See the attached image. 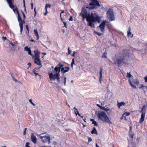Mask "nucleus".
Listing matches in <instances>:
<instances>
[{
    "label": "nucleus",
    "instance_id": "1",
    "mask_svg": "<svg viewBox=\"0 0 147 147\" xmlns=\"http://www.w3.org/2000/svg\"><path fill=\"white\" fill-rule=\"evenodd\" d=\"M63 66V65L61 63H59L54 69V70L56 72L55 74H53L52 73L49 74V78L51 81L55 80L56 79L59 84H62L64 83V85L66 86V78L65 77H63L61 78V80H62L61 81L60 80V69Z\"/></svg>",
    "mask_w": 147,
    "mask_h": 147
},
{
    "label": "nucleus",
    "instance_id": "2",
    "mask_svg": "<svg viewBox=\"0 0 147 147\" xmlns=\"http://www.w3.org/2000/svg\"><path fill=\"white\" fill-rule=\"evenodd\" d=\"M89 20L87 21L88 25L92 27H94V22H97L99 23L100 22L101 18L98 15L95 13H92L90 14Z\"/></svg>",
    "mask_w": 147,
    "mask_h": 147
},
{
    "label": "nucleus",
    "instance_id": "3",
    "mask_svg": "<svg viewBox=\"0 0 147 147\" xmlns=\"http://www.w3.org/2000/svg\"><path fill=\"white\" fill-rule=\"evenodd\" d=\"M97 116L98 119L104 122L108 123L109 124H111L112 123L104 111L98 112L97 114Z\"/></svg>",
    "mask_w": 147,
    "mask_h": 147
},
{
    "label": "nucleus",
    "instance_id": "4",
    "mask_svg": "<svg viewBox=\"0 0 147 147\" xmlns=\"http://www.w3.org/2000/svg\"><path fill=\"white\" fill-rule=\"evenodd\" d=\"M127 56V54L126 53H125L124 54L123 53L120 54L118 57L115 61V64L118 65L122 64L124 63V61Z\"/></svg>",
    "mask_w": 147,
    "mask_h": 147
},
{
    "label": "nucleus",
    "instance_id": "5",
    "mask_svg": "<svg viewBox=\"0 0 147 147\" xmlns=\"http://www.w3.org/2000/svg\"><path fill=\"white\" fill-rule=\"evenodd\" d=\"M107 18L110 21H113L115 20V17L113 10L111 9H109L107 13Z\"/></svg>",
    "mask_w": 147,
    "mask_h": 147
},
{
    "label": "nucleus",
    "instance_id": "6",
    "mask_svg": "<svg viewBox=\"0 0 147 147\" xmlns=\"http://www.w3.org/2000/svg\"><path fill=\"white\" fill-rule=\"evenodd\" d=\"M92 0V3L88 5L87 6V8L93 9L95 7V5H96L98 7L101 6V5L98 1L96 0Z\"/></svg>",
    "mask_w": 147,
    "mask_h": 147
},
{
    "label": "nucleus",
    "instance_id": "7",
    "mask_svg": "<svg viewBox=\"0 0 147 147\" xmlns=\"http://www.w3.org/2000/svg\"><path fill=\"white\" fill-rule=\"evenodd\" d=\"M80 15L82 16H86L87 17L86 21H89V17L90 14L89 13H88L85 8H82V12L80 14Z\"/></svg>",
    "mask_w": 147,
    "mask_h": 147
},
{
    "label": "nucleus",
    "instance_id": "8",
    "mask_svg": "<svg viewBox=\"0 0 147 147\" xmlns=\"http://www.w3.org/2000/svg\"><path fill=\"white\" fill-rule=\"evenodd\" d=\"M40 138L42 139V142L44 143H46L48 142V144H49L51 143L50 138L48 136H41Z\"/></svg>",
    "mask_w": 147,
    "mask_h": 147
},
{
    "label": "nucleus",
    "instance_id": "9",
    "mask_svg": "<svg viewBox=\"0 0 147 147\" xmlns=\"http://www.w3.org/2000/svg\"><path fill=\"white\" fill-rule=\"evenodd\" d=\"M129 84L133 88L135 89L136 88V86H138L139 84L138 80L137 79L135 80L132 82H131L130 80H129Z\"/></svg>",
    "mask_w": 147,
    "mask_h": 147
},
{
    "label": "nucleus",
    "instance_id": "10",
    "mask_svg": "<svg viewBox=\"0 0 147 147\" xmlns=\"http://www.w3.org/2000/svg\"><path fill=\"white\" fill-rule=\"evenodd\" d=\"M8 3H9V7L13 9V12L15 13H17L18 15H19V13L17 9L16 8H15L13 5L12 3V0H7Z\"/></svg>",
    "mask_w": 147,
    "mask_h": 147
},
{
    "label": "nucleus",
    "instance_id": "11",
    "mask_svg": "<svg viewBox=\"0 0 147 147\" xmlns=\"http://www.w3.org/2000/svg\"><path fill=\"white\" fill-rule=\"evenodd\" d=\"M18 21L20 27V34H21L23 29V22L19 15H18Z\"/></svg>",
    "mask_w": 147,
    "mask_h": 147
},
{
    "label": "nucleus",
    "instance_id": "12",
    "mask_svg": "<svg viewBox=\"0 0 147 147\" xmlns=\"http://www.w3.org/2000/svg\"><path fill=\"white\" fill-rule=\"evenodd\" d=\"M66 15V13L64 12V11H61L60 16L62 21H65L66 20H67V17Z\"/></svg>",
    "mask_w": 147,
    "mask_h": 147
},
{
    "label": "nucleus",
    "instance_id": "13",
    "mask_svg": "<svg viewBox=\"0 0 147 147\" xmlns=\"http://www.w3.org/2000/svg\"><path fill=\"white\" fill-rule=\"evenodd\" d=\"M106 23H107V21H103L99 26L100 30L102 32H104L105 31L104 29L105 27V24Z\"/></svg>",
    "mask_w": 147,
    "mask_h": 147
},
{
    "label": "nucleus",
    "instance_id": "14",
    "mask_svg": "<svg viewBox=\"0 0 147 147\" xmlns=\"http://www.w3.org/2000/svg\"><path fill=\"white\" fill-rule=\"evenodd\" d=\"M31 140L34 143H36L37 142V138L33 134H32L31 137Z\"/></svg>",
    "mask_w": 147,
    "mask_h": 147
},
{
    "label": "nucleus",
    "instance_id": "15",
    "mask_svg": "<svg viewBox=\"0 0 147 147\" xmlns=\"http://www.w3.org/2000/svg\"><path fill=\"white\" fill-rule=\"evenodd\" d=\"M34 62L35 63L38 65H41L42 64L40 58H35Z\"/></svg>",
    "mask_w": 147,
    "mask_h": 147
},
{
    "label": "nucleus",
    "instance_id": "16",
    "mask_svg": "<svg viewBox=\"0 0 147 147\" xmlns=\"http://www.w3.org/2000/svg\"><path fill=\"white\" fill-rule=\"evenodd\" d=\"M34 52L35 53V58H40V53L38 50H34Z\"/></svg>",
    "mask_w": 147,
    "mask_h": 147
},
{
    "label": "nucleus",
    "instance_id": "17",
    "mask_svg": "<svg viewBox=\"0 0 147 147\" xmlns=\"http://www.w3.org/2000/svg\"><path fill=\"white\" fill-rule=\"evenodd\" d=\"M102 69L101 68H100V69L99 82L100 83H101V81L102 80L103 72Z\"/></svg>",
    "mask_w": 147,
    "mask_h": 147
},
{
    "label": "nucleus",
    "instance_id": "18",
    "mask_svg": "<svg viewBox=\"0 0 147 147\" xmlns=\"http://www.w3.org/2000/svg\"><path fill=\"white\" fill-rule=\"evenodd\" d=\"M69 70V67H63L61 69V71L63 73H65L68 72Z\"/></svg>",
    "mask_w": 147,
    "mask_h": 147
},
{
    "label": "nucleus",
    "instance_id": "19",
    "mask_svg": "<svg viewBox=\"0 0 147 147\" xmlns=\"http://www.w3.org/2000/svg\"><path fill=\"white\" fill-rule=\"evenodd\" d=\"M35 36L37 37V40L39 38V36L37 30L36 29H35L34 30Z\"/></svg>",
    "mask_w": 147,
    "mask_h": 147
},
{
    "label": "nucleus",
    "instance_id": "20",
    "mask_svg": "<svg viewBox=\"0 0 147 147\" xmlns=\"http://www.w3.org/2000/svg\"><path fill=\"white\" fill-rule=\"evenodd\" d=\"M146 105H144L143 106L142 108V110H141V113H146Z\"/></svg>",
    "mask_w": 147,
    "mask_h": 147
},
{
    "label": "nucleus",
    "instance_id": "21",
    "mask_svg": "<svg viewBox=\"0 0 147 147\" xmlns=\"http://www.w3.org/2000/svg\"><path fill=\"white\" fill-rule=\"evenodd\" d=\"M125 105V103L124 102H120L117 103L118 107L119 108H120L121 106L122 105Z\"/></svg>",
    "mask_w": 147,
    "mask_h": 147
},
{
    "label": "nucleus",
    "instance_id": "22",
    "mask_svg": "<svg viewBox=\"0 0 147 147\" xmlns=\"http://www.w3.org/2000/svg\"><path fill=\"white\" fill-rule=\"evenodd\" d=\"M91 133L92 134H97V132L95 127L93 128V130L91 131Z\"/></svg>",
    "mask_w": 147,
    "mask_h": 147
},
{
    "label": "nucleus",
    "instance_id": "23",
    "mask_svg": "<svg viewBox=\"0 0 147 147\" xmlns=\"http://www.w3.org/2000/svg\"><path fill=\"white\" fill-rule=\"evenodd\" d=\"M127 35L129 37H130L131 38H132L133 36V34H131V33L129 31H127Z\"/></svg>",
    "mask_w": 147,
    "mask_h": 147
},
{
    "label": "nucleus",
    "instance_id": "24",
    "mask_svg": "<svg viewBox=\"0 0 147 147\" xmlns=\"http://www.w3.org/2000/svg\"><path fill=\"white\" fill-rule=\"evenodd\" d=\"M74 60H75L74 58H73L72 59V62L71 63V67L72 68H73L74 65H76V64H75V63Z\"/></svg>",
    "mask_w": 147,
    "mask_h": 147
},
{
    "label": "nucleus",
    "instance_id": "25",
    "mask_svg": "<svg viewBox=\"0 0 147 147\" xmlns=\"http://www.w3.org/2000/svg\"><path fill=\"white\" fill-rule=\"evenodd\" d=\"M73 109L74 110L75 113L76 114V115H78V113H79V111H78L77 109L74 107V108Z\"/></svg>",
    "mask_w": 147,
    "mask_h": 147
},
{
    "label": "nucleus",
    "instance_id": "26",
    "mask_svg": "<svg viewBox=\"0 0 147 147\" xmlns=\"http://www.w3.org/2000/svg\"><path fill=\"white\" fill-rule=\"evenodd\" d=\"M144 119L143 118H142L141 117V118L140 119V120H139V122L140 123H142L144 121Z\"/></svg>",
    "mask_w": 147,
    "mask_h": 147
},
{
    "label": "nucleus",
    "instance_id": "27",
    "mask_svg": "<svg viewBox=\"0 0 147 147\" xmlns=\"http://www.w3.org/2000/svg\"><path fill=\"white\" fill-rule=\"evenodd\" d=\"M24 51H26L28 52L29 51V50H30V48H28L27 46H26L24 47Z\"/></svg>",
    "mask_w": 147,
    "mask_h": 147
},
{
    "label": "nucleus",
    "instance_id": "28",
    "mask_svg": "<svg viewBox=\"0 0 147 147\" xmlns=\"http://www.w3.org/2000/svg\"><path fill=\"white\" fill-rule=\"evenodd\" d=\"M107 53L105 52L102 56V58H107Z\"/></svg>",
    "mask_w": 147,
    "mask_h": 147
},
{
    "label": "nucleus",
    "instance_id": "29",
    "mask_svg": "<svg viewBox=\"0 0 147 147\" xmlns=\"http://www.w3.org/2000/svg\"><path fill=\"white\" fill-rule=\"evenodd\" d=\"M51 5H50L49 4H47L46 5L45 7V9L46 10H47V8L48 7L50 8L51 7Z\"/></svg>",
    "mask_w": 147,
    "mask_h": 147
},
{
    "label": "nucleus",
    "instance_id": "30",
    "mask_svg": "<svg viewBox=\"0 0 147 147\" xmlns=\"http://www.w3.org/2000/svg\"><path fill=\"white\" fill-rule=\"evenodd\" d=\"M127 77L129 78H130L131 77H133L130 74V73H127Z\"/></svg>",
    "mask_w": 147,
    "mask_h": 147
},
{
    "label": "nucleus",
    "instance_id": "31",
    "mask_svg": "<svg viewBox=\"0 0 147 147\" xmlns=\"http://www.w3.org/2000/svg\"><path fill=\"white\" fill-rule=\"evenodd\" d=\"M36 71L34 69L33 71V72L34 73V74H35V76H37V75H39L38 73H36Z\"/></svg>",
    "mask_w": 147,
    "mask_h": 147
},
{
    "label": "nucleus",
    "instance_id": "32",
    "mask_svg": "<svg viewBox=\"0 0 147 147\" xmlns=\"http://www.w3.org/2000/svg\"><path fill=\"white\" fill-rule=\"evenodd\" d=\"M92 124H94V126H98V124H97V123L96 121H93V122H92Z\"/></svg>",
    "mask_w": 147,
    "mask_h": 147
},
{
    "label": "nucleus",
    "instance_id": "33",
    "mask_svg": "<svg viewBox=\"0 0 147 147\" xmlns=\"http://www.w3.org/2000/svg\"><path fill=\"white\" fill-rule=\"evenodd\" d=\"M134 134L132 133L131 134H130L129 135V136L133 139V137L134 136Z\"/></svg>",
    "mask_w": 147,
    "mask_h": 147
},
{
    "label": "nucleus",
    "instance_id": "34",
    "mask_svg": "<svg viewBox=\"0 0 147 147\" xmlns=\"http://www.w3.org/2000/svg\"><path fill=\"white\" fill-rule=\"evenodd\" d=\"M29 102L32 105L34 106H35L36 104L34 103L32 101V100L31 99H30L29 100Z\"/></svg>",
    "mask_w": 147,
    "mask_h": 147
},
{
    "label": "nucleus",
    "instance_id": "35",
    "mask_svg": "<svg viewBox=\"0 0 147 147\" xmlns=\"http://www.w3.org/2000/svg\"><path fill=\"white\" fill-rule=\"evenodd\" d=\"M146 113H142L141 117L144 119Z\"/></svg>",
    "mask_w": 147,
    "mask_h": 147
},
{
    "label": "nucleus",
    "instance_id": "36",
    "mask_svg": "<svg viewBox=\"0 0 147 147\" xmlns=\"http://www.w3.org/2000/svg\"><path fill=\"white\" fill-rule=\"evenodd\" d=\"M103 110L106 112H107L109 110V109L108 107L106 108H104L103 109Z\"/></svg>",
    "mask_w": 147,
    "mask_h": 147
},
{
    "label": "nucleus",
    "instance_id": "37",
    "mask_svg": "<svg viewBox=\"0 0 147 147\" xmlns=\"http://www.w3.org/2000/svg\"><path fill=\"white\" fill-rule=\"evenodd\" d=\"M30 144H29V142H26V145H25V146H26V147H30V146H29V145Z\"/></svg>",
    "mask_w": 147,
    "mask_h": 147
},
{
    "label": "nucleus",
    "instance_id": "38",
    "mask_svg": "<svg viewBox=\"0 0 147 147\" xmlns=\"http://www.w3.org/2000/svg\"><path fill=\"white\" fill-rule=\"evenodd\" d=\"M88 141L89 142H90L92 141V139L91 138L89 137H88Z\"/></svg>",
    "mask_w": 147,
    "mask_h": 147
},
{
    "label": "nucleus",
    "instance_id": "39",
    "mask_svg": "<svg viewBox=\"0 0 147 147\" xmlns=\"http://www.w3.org/2000/svg\"><path fill=\"white\" fill-rule=\"evenodd\" d=\"M26 130H27L26 128L24 129V133H23V135H26Z\"/></svg>",
    "mask_w": 147,
    "mask_h": 147
},
{
    "label": "nucleus",
    "instance_id": "40",
    "mask_svg": "<svg viewBox=\"0 0 147 147\" xmlns=\"http://www.w3.org/2000/svg\"><path fill=\"white\" fill-rule=\"evenodd\" d=\"M68 55H69L71 53V51L70 50L69 47L68 48Z\"/></svg>",
    "mask_w": 147,
    "mask_h": 147
},
{
    "label": "nucleus",
    "instance_id": "41",
    "mask_svg": "<svg viewBox=\"0 0 147 147\" xmlns=\"http://www.w3.org/2000/svg\"><path fill=\"white\" fill-rule=\"evenodd\" d=\"M62 21L63 22L64 24L65 27L66 28H67V27L66 24V23L65 22V21Z\"/></svg>",
    "mask_w": 147,
    "mask_h": 147
},
{
    "label": "nucleus",
    "instance_id": "42",
    "mask_svg": "<svg viewBox=\"0 0 147 147\" xmlns=\"http://www.w3.org/2000/svg\"><path fill=\"white\" fill-rule=\"evenodd\" d=\"M124 114H125V116H127L130 115V113L129 112H126L125 113H124Z\"/></svg>",
    "mask_w": 147,
    "mask_h": 147
},
{
    "label": "nucleus",
    "instance_id": "43",
    "mask_svg": "<svg viewBox=\"0 0 147 147\" xmlns=\"http://www.w3.org/2000/svg\"><path fill=\"white\" fill-rule=\"evenodd\" d=\"M28 54L29 55H31V56L32 57L33 56L31 54V50H29V51H28Z\"/></svg>",
    "mask_w": 147,
    "mask_h": 147
},
{
    "label": "nucleus",
    "instance_id": "44",
    "mask_svg": "<svg viewBox=\"0 0 147 147\" xmlns=\"http://www.w3.org/2000/svg\"><path fill=\"white\" fill-rule=\"evenodd\" d=\"M95 33H96V34H97L99 36H100L101 35V33H100L98 32H95Z\"/></svg>",
    "mask_w": 147,
    "mask_h": 147
},
{
    "label": "nucleus",
    "instance_id": "45",
    "mask_svg": "<svg viewBox=\"0 0 147 147\" xmlns=\"http://www.w3.org/2000/svg\"><path fill=\"white\" fill-rule=\"evenodd\" d=\"M33 5H34L33 3H31V6L32 9H33Z\"/></svg>",
    "mask_w": 147,
    "mask_h": 147
},
{
    "label": "nucleus",
    "instance_id": "46",
    "mask_svg": "<svg viewBox=\"0 0 147 147\" xmlns=\"http://www.w3.org/2000/svg\"><path fill=\"white\" fill-rule=\"evenodd\" d=\"M2 40L4 41L6 40H7V39L6 37H2Z\"/></svg>",
    "mask_w": 147,
    "mask_h": 147
},
{
    "label": "nucleus",
    "instance_id": "47",
    "mask_svg": "<svg viewBox=\"0 0 147 147\" xmlns=\"http://www.w3.org/2000/svg\"><path fill=\"white\" fill-rule=\"evenodd\" d=\"M125 115V114H123L122 117L120 118V120H121L123 119V116Z\"/></svg>",
    "mask_w": 147,
    "mask_h": 147
},
{
    "label": "nucleus",
    "instance_id": "48",
    "mask_svg": "<svg viewBox=\"0 0 147 147\" xmlns=\"http://www.w3.org/2000/svg\"><path fill=\"white\" fill-rule=\"evenodd\" d=\"M73 20V18L72 16H71L70 18L69 19V20L70 21H72Z\"/></svg>",
    "mask_w": 147,
    "mask_h": 147
},
{
    "label": "nucleus",
    "instance_id": "49",
    "mask_svg": "<svg viewBox=\"0 0 147 147\" xmlns=\"http://www.w3.org/2000/svg\"><path fill=\"white\" fill-rule=\"evenodd\" d=\"M145 82H147V76L144 78Z\"/></svg>",
    "mask_w": 147,
    "mask_h": 147
},
{
    "label": "nucleus",
    "instance_id": "50",
    "mask_svg": "<svg viewBox=\"0 0 147 147\" xmlns=\"http://www.w3.org/2000/svg\"><path fill=\"white\" fill-rule=\"evenodd\" d=\"M83 18L82 20L84 21L85 18L87 19V17L86 16H82Z\"/></svg>",
    "mask_w": 147,
    "mask_h": 147
},
{
    "label": "nucleus",
    "instance_id": "51",
    "mask_svg": "<svg viewBox=\"0 0 147 147\" xmlns=\"http://www.w3.org/2000/svg\"><path fill=\"white\" fill-rule=\"evenodd\" d=\"M26 28L27 29V30L28 32V25H26Z\"/></svg>",
    "mask_w": 147,
    "mask_h": 147
},
{
    "label": "nucleus",
    "instance_id": "52",
    "mask_svg": "<svg viewBox=\"0 0 147 147\" xmlns=\"http://www.w3.org/2000/svg\"><path fill=\"white\" fill-rule=\"evenodd\" d=\"M9 44L11 45L12 46H14V45H13V44L10 41H9Z\"/></svg>",
    "mask_w": 147,
    "mask_h": 147
},
{
    "label": "nucleus",
    "instance_id": "53",
    "mask_svg": "<svg viewBox=\"0 0 147 147\" xmlns=\"http://www.w3.org/2000/svg\"><path fill=\"white\" fill-rule=\"evenodd\" d=\"M13 80L16 82H17V80L14 78H13Z\"/></svg>",
    "mask_w": 147,
    "mask_h": 147
},
{
    "label": "nucleus",
    "instance_id": "54",
    "mask_svg": "<svg viewBox=\"0 0 147 147\" xmlns=\"http://www.w3.org/2000/svg\"><path fill=\"white\" fill-rule=\"evenodd\" d=\"M132 130V127L130 126L129 127V131L131 132Z\"/></svg>",
    "mask_w": 147,
    "mask_h": 147
},
{
    "label": "nucleus",
    "instance_id": "55",
    "mask_svg": "<svg viewBox=\"0 0 147 147\" xmlns=\"http://www.w3.org/2000/svg\"><path fill=\"white\" fill-rule=\"evenodd\" d=\"M23 5H24V7L25 9V1H24V0H23Z\"/></svg>",
    "mask_w": 147,
    "mask_h": 147
},
{
    "label": "nucleus",
    "instance_id": "56",
    "mask_svg": "<svg viewBox=\"0 0 147 147\" xmlns=\"http://www.w3.org/2000/svg\"><path fill=\"white\" fill-rule=\"evenodd\" d=\"M76 53V52L75 51H74V52H73V54L72 55V56H73V57H74L75 56V53Z\"/></svg>",
    "mask_w": 147,
    "mask_h": 147
},
{
    "label": "nucleus",
    "instance_id": "57",
    "mask_svg": "<svg viewBox=\"0 0 147 147\" xmlns=\"http://www.w3.org/2000/svg\"><path fill=\"white\" fill-rule=\"evenodd\" d=\"M78 115L81 118H83V117L82 116H81L80 114L79 113H78Z\"/></svg>",
    "mask_w": 147,
    "mask_h": 147
},
{
    "label": "nucleus",
    "instance_id": "58",
    "mask_svg": "<svg viewBox=\"0 0 147 147\" xmlns=\"http://www.w3.org/2000/svg\"><path fill=\"white\" fill-rule=\"evenodd\" d=\"M47 10H46V12L44 13V14L45 15H46L47 14Z\"/></svg>",
    "mask_w": 147,
    "mask_h": 147
},
{
    "label": "nucleus",
    "instance_id": "59",
    "mask_svg": "<svg viewBox=\"0 0 147 147\" xmlns=\"http://www.w3.org/2000/svg\"><path fill=\"white\" fill-rule=\"evenodd\" d=\"M128 31H129V32H131V28L130 27H129V29Z\"/></svg>",
    "mask_w": 147,
    "mask_h": 147
},
{
    "label": "nucleus",
    "instance_id": "60",
    "mask_svg": "<svg viewBox=\"0 0 147 147\" xmlns=\"http://www.w3.org/2000/svg\"><path fill=\"white\" fill-rule=\"evenodd\" d=\"M126 116L125 115V116H124V115L123 116V118H124L125 119V120H126Z\"/></svg>",
    "mask_w": 147,
    "mask_h": 147
},
{
    "label": "nucleus",
    "instance_id": "61",
    "mask_svg": "<svg viewBox=\"0 0 147 147\" xmlns=\"http://www.w3.org/2000/svg\"><path fill=\"white\" fill-rule=\"evenodd\" d=\"M28 65L30 67L31 65V64L30 63H28Z\"/></svg>",
    "mask_w": 147,
    "mask_h": 147
},
{
    "label": "nucleus",
    "instance_id": "62",
    "mask_svg": "<svg viewBox=\"0 0 147 147\" xmlns=\"http://www.w3.org/2000/svg\"><path fill=\"white\" fill-rule=\"evenodd\" d=\"M90 121H92V122H93V121H94L95 120L94 119H91L90 120Z\"/></svg>",
    "mask_w": 147,
    "mask_h": 147
},
{
    "label": "nucleus",
    "instance_id": "63",
    "mask_svg": "<svg viewBox=\"0 0 147 147\" xmlns=\"http://www.w3.org/2000/svg\"><path fill=\"white\" fill-rule=\"evenodd\" d=\"M23 15L24 18V19H25V15L23 13Z\"/></svg>",
    "mask_w": 147,
    "mask_h": 147
},
{
    "label": "nucleus",
    "instance_id": "64",
    "mask_svg": "<svg viewBox=\"0 0 147 147\" xmlns=\"http://www.w3.org/2000/svg\"><path fill=\"white\" fill-rule=\"evenodd\" d=\"M96 147H99V146L97 144H96Z\"/></svg>",
    "mask_w": 147,
    "mask_h": 147
}]
</instances>
